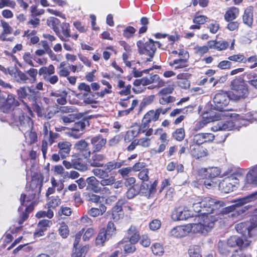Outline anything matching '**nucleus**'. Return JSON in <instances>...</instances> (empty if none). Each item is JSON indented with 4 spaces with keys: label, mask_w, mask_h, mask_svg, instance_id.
<instances>
[{
    "label": "nucleus",
    "mask_w": 257,
    "mask_h": 257,
    "mask_svg": "<svg viewBox=\"0 0 257 257\" xmlns=\"http://www.w3.org/2000/svg\"><path fill=\"white\" fill-rule=\"evenodd\" d=\"M47 24L53 30L56 34L62 41H68V40L64 38L61 34L60 26L61 24L58 19L51 17L47 20Z\"/></svg>",
    "instance_id": "6ab92c4d"
},
{
    "label": "nucleus",
    "mask_w": 257,
    "mask_h": 257,
    "mask_svg": "<svg viewBox=\"0 0 257 257\" xmlns=\"http://www.w3.org/2000/svg\"><path fill=\"white\" fill-rule=\"evenodd\" d=\"M1 26L3 28L4 33L11 34L13 33V29L10 25L4 20H1Z\"/></svg>",
    "instance_id": "680f3d73"
},
{
    "label": "nucleus",
    "mask_w": 257,
    "mask_h": 257,
    "mask_svg": "<svg viewBox=\"0 0 257 257\" xmlns=\"http://www.w3.org/2000/svg\"><path fill=\"white\" fill-rule=\"evenodd\" d=\"M123 164V161H116L113 160L104 163V169L95 168L92 170V172L94 175L101 179L100 184L101 186H111L115 182V178L113 176H110L109 173L119 169Z\"/></svg>",
    "instance_id": "f03ea898"
},
{
    "label": "nucleus",
    "mask_w": 257,
    "mask_h": 257,
    "mask_svg": "<svg viewBox=\"0 0 257 257\" xmlns=\"http://www.w3.org/2000/svg\"><path fill=\"white\" fill-rule=\"evenodd\" d=\"M250 242V241L246 239L243 241L242 238L235 235L230 237L227 241V245L230 247H246L249 245Z\"/></svg>",
    "instance_id": "aec40b11"
},
{
    "label": "nucleus",
    "mask_w": 257,
    "mask_h": 257,
    "mask_svg": "<svg viewBox=\"0 0 257 257\" xmlns=\"http://www.w3.org/2000/svg\"><path fill=\"white\" fill-rule=\"evenodd\" d=\"M235 228L237 232L244 237H252L257 235V223L253 222V219L239 223L236 224Z\"/></svg>",
    "instance_id": "6e6552de"
},
{
    "label": "nucleus",
    "mask_w": 257,
    "mask_h": 257,
    "mask_svg": "<svg viewBox=\"0 0 257 257\" xmlns=\"http://www.w3.org/2000/svg\"><path fill=\"white\" fill-rule=\"evenodd\" d=\"M88 146V144L84 140H81L77 141L74 145V148L80 151H84L86 150Z\"/></svg>",
    "instance_id": "09e8293b"
},
{
    "label": "nucleus",
    "mask_w": 257,
    "mask_h": 257,
    "mask_svg": "<svg viewBox=\"0 0 257 257\" xmlns=\"http://www.w3.org/2000/svg\"><path fill=\"white\" fill-rule=\"evenodd\" d=\"M13 77L14 79L18 83L23 84L29 83L30 79L27 74L19 69L16 70Z\"/></svg>",
    "instance_id": "bb28decb"
},
{
    "label": "nucleus",
    "mask_w": 257,
    "mask_h": 257,
    "mask_svg": "<svg viewBox=\"0 0 257 257\" xmlns=\"http://www.w3.org/2000/svg\"><path fill=\"white\" fill-rule=\"evenodd\" d=\"M234 123L232 120L219 121L211 127V130L213 132L232 130L234 128Z\"/></svg>",
    "instance_id": "4be33fe9"
},
{
    "label": "nucleus",
    "mask_w": 257,
    "mask_h": 257,
    "mask_svg": "<svg viewBox=\"0 0 257 257\" xmlns=\"http://www.w3.org/2000/svg\"><path fill=\"white\" fill-rule=\"evenodd\" d=\"M236 114L231 113L228 109H225V108L223 109V110L219 111V112H216L214 115H213V113L210 112L209 113V116H206L207 117H209V119L206 122H201L200 123V126L197 127V129H199L201 127H202L204 126L205 124L207 122H209L210 121H214L218 120H220L221 119L222 117H234L236 116Z\"/></svg>",
    "instance_id": "ddd939ff"
},
{
    "label": "nucleus",
    "mask_w": 257,
    "mask_h": 257,
    "mask_svg": "<svg viewBox=\"0 0 257 257\" xmlns=\"http://www.w3.org/2000/svg\"><path fill=\"white\" fill-rule=\"evenodd\" d=\"M229 46V42L225 41H216V50L222 51L226 50Z\"/></svg>",
    "instance_id": "6e6d98bb"
},
{
    "label": "nucleus",
    "mask_w": 257,
    "mask_h": 257,
    "mask_svg": "<svg viewBox=\"0 0 257 257\" xmlns=\"http://www.w3.org/2000/svg\"><path fill=\"white\" fill-rule=\"evenodd\" d=\"M152 250L153 253L156 255H160L164 252L163 247L158 243H155L152 245Z\"/></svg>",
    "instance_id": "5fc2aeb1"
},
{
    "label": "nucleus",
    "mask_w": 257,
    "mask_h": 257,
    "mask_svg": "<svg viewBox=\"0 0 257 257\" xmlns=\"http://www.w3.org/2000/svg\"><path fill=\"white\" fill-rule=\"evenodd\" d=\"M228 59L230 61H232L240 63L244 62L245 60V58L242 54H236L229 56Z\"/></svg>",
    "instance_id": "0e129e2a"
},
{
    "label": "nucleus",
    "mask_w": 257,
    "mask_h": 257,
    "mask_svg": "<svg viewBox=\"0 0 257 257\" xmlns=\"http://www.w3.org/2000/svg\"><path fill=\"white\" fill-rule=\"evenodd\" d=\"M106 211V207L103 204H101L99 208H91L88 211V214L93 217L102 215Z\"/></svg>",
    "instance_id": "72a5a7b5"
},
{
    "label": "nucleus",
    "mask_w": 257,
    "mask_h": 257,
    "mask_svg": "<svg viewBox=\"0 0 257 257\" xmlns=\"http://www.w3.org/2000/svg\"><path fill=\"white\" fill-rule=\"evenodd\" d=\"M100 181H99L95 177L91 176L86 179V190H90L95 193L100 191L101 188L99 187Z\"/></svg>",
    "instance_id": "393cba45"
},
{
    "label": "nucleus",
    "mask_w": 257,
    "mask_h": 257,
    "mask_svg": "<svg viewBox=\"0 0 257 257\" xmlns=\"http://www.w3.org/2000/svg\"><path fill=\"white\" fill-rule=\"evenodd\" d=\"M119 244H124L123 246L124 251L125 253H133L136 250L135 243H133L128 240V238H124L119 242Z\"/></svg>",
    "instance_id": "c756f323"
},
{
    "label": "nucleus",
    "mask_w": 257,
    "mask_h": 257,
    "mask_svg": "<svg viewBox=\"0 0 257 257\" xmlns=\"http://www.w3.org/2000/svg\"><path fill=\"white\" fill-rule=\"evenodd\" d=\"M194 143H195L198 145L197 146L205 143L204 134H198L194 135Z\"/></svg>",
    "instance_id": "69168bd1"
},
{
    "label": "nucleus",
    "mask_w": 257,
    "mask_h": 257,
    "mask_svg": "<svg viewBox=\"0 0 257 257\" xmlns=\"http://www.w3.org/2000/svg\"><path fill=\"white\" fill-rule=\"evenodd\" d=\"M245 182L252 186H257V164L250 169L246 174Z\"/></svg>",
    "instance_id": "b1692460"
},
{
    "label": "nucleus",
    "mask_w": 257,
    "mask_h": 257,
    "mask_svg": "<svg viewBox=\"0 0 257 257\" xmlns=\"http://www.w3.org/2000/svg\"><path fill=\"white\" fill-rule=\"evenodd\" d=\"M37 33L36 30H28L24 31L23 37H26L27 39L30 40L31 44L35 45L40 41L39 38L36 35Z\"/></svg>",
    "instance_id": "2f4dec72"
},
{
    "label": "nucleus",
    "mask_w": 257,
    "mask_h": 257,
    "mask_svg": "<svg viewBox=\"0 0 257 257\" xmlns=\"http://www.w3.org/2000/svg\"><path fill=\"white\" fill-rule=\"evenodd\" d=\"M42 184H39L38 180H33L30 183V188L33 191H35V193H32L31 196L27 197L26 194H22L20 199L21 206L18 208V211L20 213V220L19 224H22L29 217V213L32 211L33 208L31 206H28L26 202H30L35 197L36 193L40 191Z\"/></svg>",
    "instance_id": "7ed1b4c3"
},
{
    "label": "nucleus",
    "mask_w": 257,
    "mask_h": 257,
    "mask_svg": "<svg viewBox=\"0 0 257 257\" xmlns=\"http://www.w3.org/2000/svg\"><path fill=\"white\" fill-rule=\"evenodd\" d=\"M238 183L239 180L236 177V175L232 174L226 178L221 184L222 186H224V185L227 186L228 185H230L231 186L232 183L236 185V184H238Z\"/></svg>",
    "instance_id": "37998d69"
},
{
    "label": "nucleus",
    "mask_w": 257,
    "mask_h": 257,
    "mask_svg": "<svg viewBox=\"0 0 257 257\" xmlns=\"http://www.w3.org/2000/svg\"><path fill=\"white\" fill-rule=\"evenodd\" d=\"M20 105L12 94L0 91V109L3 112H9Z\"/></svg>",
    "instance_id": "0eeeda50"
},
{
    "label": "nucleus",
    "mask_w": 257,
    "mask_h": 257,
    "mask_svg": "<svg viewBox=\"0 0 257 257\" xmlns=\"http://www.w3.org/2000/svg\"><path fill=\"white\" fill-rule=\"evenodd\" d=\"M72 144L68 141H60L57 144L58 151L61 155L62 159H64L70 156Z\"/></svg>",
    "instance_id": "412c9836"
},
{
    "label": "nucleus",
    "mask_w": 257,
    "mask_h": 257,
    "mask_svg": "<svg viewBox=\"0 0 257 257\" xmlns=\"http://www.w3.org/2000/svg\"><path fill=\"white\" fill-rule=\"evenodd\" d=\"M86 124H89V122L86 119L78 120L75 122L70 130L76 131V132L83 131L85 129Z\"/></svg>",
    "instance_id": "e433bc0d"
},
{
    "label": "nucleus",
    "mask_w": 257,
    "mask_h": 257,
    "mask_svg": "<svg viewBox=\"0 0 257 257\" xmlns=\"http://www.w3.org/2000/svg\"><path fill=\"white\" fill-rule=\"evenodd\" d=\"M136 31V29L133 27L128 26L123 30V36L126 38H130L133 37Z\"/></svg>",
    "instance_id": "e2e57ef3"
},
{
    "label": "nucleus",
    "mask_w": 257,
    "mask_h": 257,
    "mask_svg": "<svg viewBox=\"0 0 257 257\" xmlns=\"http://www.w3.org/2000/svg\"><path fill=\"white\" fill-rule=\"evenodd\" d=\"M54 216L53 211L52 209H48L47 211H40L38 212L36 215L37 218H41L47 217L49 219L52 218Z\"/></svg>",
    "instance_id": "8fccbe9b"
},
{
    "label": "nucleus",
    "mask_w": 257,
    "mask_h": 257,
    "mask_svg": "<svg viewBox=\"0 0 257 257\" xmlns=\"http://www.w3.org/2000/svg\"><path fill=\"white\" fill-rule=\"evenodd\" d=\"M230 94L226 93H218L214 96L213 100L212 108L218 111L223 110L227 106L230 101Z\"/></svg>",
    "instance_id": "9d476101"
},
{
    "label": "nucleus",
    "mask_w": 257,
    "mask_h": 257,
    "mask_svg": "<svg viewBox=\"0 0 257 257\" xmlns=\"http://www.w3.org/2000/svg\"><path fill=\"white\" fill-rule=\"evenodd\" d=\"M222 205V202L210 197L195 196L194 211L200 214L194 216V233H206L209 231L213 227L215 220L208 214Z\"/></svg>",
    "instance_id": "f257e3e1"
},
{
    "label": "nucleus",
    "mask_w": 257,
    "mask_h": 257,
    "mask_svg": "<svg viewBox=\"0 0 257 257\" xmlns=\"http://www.w3.org/2000/svg\"><path fill=\"white\" fill-rule=\"evenodd\" d=\"M127 233L131 235L128 240L133 243H136L141 239L139 231L135 226H131L127 230Z\"/></svg>",
    "instance_id": "c85d7f7f"
},
{
    "label": "nucleus",
    "mask_w": 257,
    "mask_h": 257,
    "mask_svg": "<svg viewBox=\"0 0 257 257\" xmlns=\"http://www.w3.org/2000/svg\"><path fill=\"white\" fill-rule=\"evenodd\" d=\"M139 53L140 54H144L149 56L147 58V61H151L156 51L155 41L149 39V41L144 43L143 40H140L137 43Z\"/></svg>",
    "instance_id": "1a4fd4ad"
},
{
    "label": "nucleus",
    "mask_w": 257,
    "mask_h": 257,
    "mask_svg": "<svg viewBox=\"0 0 257 257\" xmlns=\"http://www.w3.org/2000/svg\"><path fill=\"white\" fill-rule=\"evenodd\" d=\"M220 171L217 167H212L208 169V178H213L220 175Z\"/></svg>",
    "instance_id": "4d7b16f0"
},
{
    "label": "nucleus",
    "mask_w": 257,
    "mask_h": 257,
    "mask_svg": "<svg viewBox=\"0 0 257 257\" xmlns=\"http://www.w3.org/2000/svg\"><path fill=\"white\" fill-rule=\"evenodd\" d=\"M106 142V138H104L100 134L92 137L90 139V143L92 146V152H100L105 148Z\"/></svg>",
    "instance_id": "dca6fc26"
},
{
    "label": "nucleus",
    "mask_w": 257,
    "mask_h": 257,
    "mask_svg": "<svg viewBox=\"0 0 257 257\" xmlns=\"http://www.w3.org/2000/svg\"><path fill=\"white\" fill-rule=\"evenodd\" d=\"M140 193L138 187L137 186L134 185L131 187L126 192V197L130 199L134 198L136 196Z\"/></svg>",
    "instance_id": "a18cd8bd"
},
{
    "label": "nucleus",
    "mask_w": 257,
    "mask_h": 257,
    "mask_svg": "<svg viewBox=\"0 0 257 257\" xmlns=\"http://www.w3.org/2000/svg\"><path fill=\"white\" fill-rule=\"evenodd\" d=\"M59 137V134L56 133H54L51 131H49V134L45 137L46 140L48 142L50 145H52L55 142V140Z\"/></svg>",
    "instance_id": "052dcab7"
},
{
    "label": "nucleus",
    "mask_w": 257,
    "mask_h": 257,
    "mask_svg": "<svg viewBox=\"0 0 257 257\" xmlns=\"http://www.w3.org/2000/svg\"><path fill=\"white\" fill-rule=\"evenodd\" d=\"M126 202V200L125 198H120L118 199L116 205L112 208L110 211L111 218L114 221H118L123 218L124 212L122 205L124 204Z\"/></svg>",
    "instance_id": "2eb2a0df"
},
{
    "label": "nucleus",
    "mask_w": 257,
    "mask_h": 257,
    "mask_svg": "<svg viewBox=\"0 0 257 257\" xmlns=\"http://www.w3.org/2000/svg\"><path fill=\"white\" fill-rule=\"evenodd\" d=\"M16 107L8 113L9 114L12 111H15L14 114H11V116L12 117V121L22 130L28 129V131L31 130L33 124L32 118L27 115L21 113V111L19 109H15ZM5 113H7V112Z\"/></svg>",
    "instance_id": "423d86ee"
},
{
    "label": "nucleus",
    "mask_w": 257,
    "mask_h": 257,
    "mask_svg": "<svg viewBox=\"0 0 257 257\" xmlns=\"http://www.w3.org/2000/svg\"><path fill=\"white\" fill-rule=\"evenodd\" d=\"M218 249L220 253L224 255L227 254L229 252V246L227 243L219 241L218 243Z\"/></svg>",
    "instance_id": "603ef678"
},
{
    "label": "nucleus",
    "mask_w": 257,
    "mask_h": 257,
    "mask_svg": "<svg viewBox=\"0 0 257 257\" xmlns=\"http://www.w3.org/2000/svg\"><path fill=\"white\" fill-rule=\"evenodd\" d=\"M162 112V108H158L155 110H151L149 111L144 116L143 118L150 123L152 121L157 120Z\"/></svg>",
    "instance_id": "a878e982"
},
{
    "label": "nucleus",
    "mask_w": 257,
    "mask_h": 257,
    "mask_svg": "<svg viewBox=\"0 0 257 257\" xmlns=\"http://www.w3.org/2000/svg\"><path fill=\"white\" fill-rule=\"evenodd\" d=\"M110 238L106 233L105 229L102 228L100 230L95 240L97 245L103 246L104 242Z\"/></svg>",
    "instance_id": "473e14b6"
},
{
    "label": "nucleus",
    "mask_w": 257,
    "mask_h": 257,
    "mask_svg": "<svg viewBox=\"0 0 257 257\" xmlns=\"http://www.w3.org/2000/svg\"><path fill=\"white\" fill-rule=\"evenodd\" d=\"M242 19L244 24L249 27L251 26L253 22V13L251 7L247 8L245 10Z\"/></svg>",
    "instance_id": "7c9ffc66"
},
{
    "label": "nucleus",
    "mask_w": 257,
    "mask_h": 257,
    "mask_svg": "<svg viewBox=\"0 0 257 257\" xmlns=\"http://www.w3.org/2000/svg\"><path fill=\"white\" fill-rule=\"evenodd\" d=\"M138 177L143 182L148 181L149 179L148 169H144L141 171L138 174Z\"/></svg>",
    "instance_id": "774afa93"
},
{
    "label": "nucleus",
    "mask_w": 257,
    "mask_h": 257,
    "mask_svg": "<svg viewBox=\"0 0 257 257\" xmlns=\"http://www.w3.org/2000/svg\"><path fill=\"white\" fill-rule=\"evenodd\" d=\"M157 183L156 180L150 185L146 183H142L140 187V193L148 198L152 197L156 192Z\"/></svg>",
    "instance_id": "a211bd4d"
},
{
    "label": "nucleus",
    "mask_w": 257,
    "mask_h": 257,
    "mask_svg": "<svg viewBox=\"0 0 257 257\" xmlns=\"http://www.w3.org/2000/svg\"><path fill=\"white\" fill-rule=\"evenodd\" d=\"M143 85L146 86L152 83H157L155 87H162L164 85V82L160 79L157 74L151 75L149 77H144L142 78Z\"/></svg>",
    "instance_id": "5701e85b"
},
{
    "label": "nucleus",
    "mask_w": 257,
    "mask_h": 257,
    "mask_svg": "<svg viewBox=\"0 0 257 257\" xmlns=\"http://www.w3.org/2000/svg\"><path fill=\"white\" fill-rule=\"evenodd\" d=\"M61 199L58 196H53L46 204L48 209H55L61 203Z\"/></svg>",
    "instance_id": "58836bf2"
},
{
    "label": "nucleus",
    "mask_w": 257,
    "mask_h": 257,
    "mask_svg": "<svg viewBox=\"0 0 257 257\" xmlns=\"http://www.w3.org/2000/svg\"><path fill=\"white\" fill-rule=\"evenodd\" d=\"M78 89L80 91L84 92L83 95L85 97L87 96L88 94L91 93L90 86L84 82L80 83L78 86Z\"/></svg>",
    "instance_id": "49530a36"
},
{
    "label": "nucleus",
    "mask_w": 257,
    "mask_h": 257,
    "mask_svg": "<svg viewBox=\"0 0 257 257\" xmlns=\"http://www.w3.org/2000/svg\"><path fill=\"white\" fill-rule=\"evenodd\" d=\"M61 34L62 36L69 40L68 38L71 37L70 25L67 23H63L60 26Z\"/></svg>",
    "instance_id": "ea45409f"
},
{
    "label": "nucleus",
    "mask_w": 257,
    "mask_h": 257,
    "mask_svg": "<svg viewBox=\"0 0 257 257\" xmlns=\"http://www.w3.org/2000/svg\"><path fill=\"white\" fill-rule=\"evenodd\" d=\"M169 64L171 66H174L175 69L185 68L188 65V59L180 58L170 62Z\"/></svg>",
    "instance_id": "c9c22d12"
},
{
    "label": "nucleus",
    "mask_w": 257,
    "mask_h": 257,
    "mask_svg": "<svg viewBox=\"0 0 257 257\" xmlns=\"http://www.w3.org/2000/svg\"><path fill=\"white\" fill-rule=\"evenodd\" d=\"M256 199H257V191L243 197L233 200L231 202L234 203V204L226 207L225 210L226 212H232L230 215L232 216L235 215L236 214L239 215L244 212L249 208V206L242 207L243 205Z\"/></svg>",
    "instance_id": "20e7f679"
},
{
    "label": "nucleus",
    "mask_w": 257,
    "mask_h": 257,
    "mask_svg": "<svg viewBox=\"0 0 257 257\" xmlns=\"http://www.w3.org/2000/svg\"><path fill=\"white\" fill-rule=\"evenodd\" d=\"M59 232L60 235L63 238H66L69 233V230L68 226L65 223H62L60 225V227L59 229Z\"/></svg>",
    "instance_id": "864d4df0"
},
{
    "label": "nucleus",
    "mask_w": 257,
    "mask_h": 257,
    "mask_svg": "<svg viewBox=\"0 0 257 257\" xmlns=\"http://www.w3.org/2000/svg\"><path fill=\"white\" fill-rule=\"evenodd\" d=\"M173 136L175 139L178 141L183 140L185 137L184 129L182 128L177 129L173 134Z\"/></svg>",
    "instance_id": "bf43d9fd"
},
{
    "label": "nucleus",
    "mask_w": 257,
    "mask_h": 257,
    "mask_svg": "<svg viewBox=\"0 0 257 257\" xmlns=\"http://www.w3.org/2000/svg\"><path fill=\"white\" fill-rule=\"evenodd\" d=\"M105 231L108 236L110 238L113 235L115 234L116 228L113 222L111 221L108 222Z\"/></svg>",
    "instance_id": "3c124183"
},
{
    "label": "nucleus",
    "mask_w": 257,
    "mask_h": 257,
    "mask_svg": "<svg viewBox=\"0 0 257 257\" xmlns=\"http://www.w3.org/2000/svg\"><path fill=\"white\" fill-rule=\"evenodd\" d=\"M231 92L230 99L239 100L247 96L248 90L247 85L241 77H236L232 80L230 84Z\"/></svg>",
    "instance_id": "39448f33"
},
{
    "label": "nucleus",
    "mask_w": 257,
    "mask_h": 257,
    "mask_svg": "<svg viewBox=\"0 0 257 257\" xmlns=\"http://www.w3.org/2000/svg\"><path fill=\"white\" fill-rule=\"evenodd\" d=\"M195 151V155L194 157L197 160H203L208 155L207 151L202 147L197 146V148H194Z\"/></svg>",
    "instance_id": "4c0bfd02"
},
{
    "label": "nucleus",
    "mask_w": 257,
    "mask_h": 257,
    "mask_svg": "<svg viewBox=\"0 0 257 257\" xmlns=\"http://www.w3.org/2000/svg\"><path fill=\"white\" fill-rule=\"evenodd\" d=\"M55 73V67L52 64L49 65L48 67L44 66L39 70V74L42 76L44 80Z\"/></svg>",
    "instance_id": "cd10ccee"
},
{
    "label": "nucleus",
    "mask_w": 257,
    "mask_h": 257,
    "mask_svg": "<svg viewBox=\"0 0 257 257\" xmlns=\"http://www.w3.org/2000/svg\"><path fill=\"white\" fill-rule=\"evenodd\" d=\"M106 159L105 154L92 152L91 158L89 160L90 165L95 168L103 167Z\"/></svg>",
    "instance_id": "f3484780"
},
{
    "label": "nucleus",
    "mask_w": 257,
    "mask_h": 257,
    "mask_svg": "<svg viewBox=\"0 0 257 257\" xmlns=\"http://www.w3.org/2000/svg\"><path fill=\"white\" fill-rule=\"evenodd\" d=\"M159 96V102L161 105H166L175 101V97L170 95H158Z\"/></svg>",
    "instance_id": "79ce46f5"
},
{
    "label": "nucleus",
    "mask_w": 257,
    "mask_h": 257,
    "mask_svg": "<svg viewBox=\"0 0 257 257\" xmlns=\"http://www.w3.org/2000/svg\"><path fill=\"white\" fill-rule=\"evenodd\" d=\"M18 97L21 99L27 98L34 102L37 98L38 91L29 86L20 87L17 91Z\"/></svg>",
    "instance_id": "f8f14e48"
},
{
    "label": "nucleus",
    "mask_w": 257,
    "mask_h": 257,
    "mask_svg": "<svg viewBox=\"0 0 257 257\" xmlns=\"http://www.w3.org/2000/svg\"><path fill=\"white\" fill-rule=\"evenodd\" d=\"M161 226V221L158 219H155L152 220L149 223V228L152 231L158 230Z\"/></svg>",
    "instance_id": "13d9d810"
},
{
    "label": "nucleus",
    "mask_w": 257,
    "mask_h": 257,
    "mask_svg": "<svg viewBox=\"0 0 257 257\" xmlns=\"http://www.w3.org/2000/svg\"><path fill=\"white\" fill-rule=\"evenodd\" d=\"M76 118V115L75 114H69L67 115H63L61 117V119L65 123L74 122Z\"/></svg>",
    "instance_id": "338daca9"
},
{
    "label": "nucleus",
    "mask_w": 257,
    "mask_h": 257,
    "mask_svg": "<svg viewBox=\"0 0 257 257\" xmlns=\"http://www.w3.org/2000/svg\"><path fill=\"white\" fill-rule=\"evenodd\" d=\"M238 14V10L236 8H233L227 11L224 16L225 19L228 21H231L236 18Z\"/></svg>",
    "instance_id": "c03bdc74"
},
{
    "label": "nucleus",
    "mask_w": 257,
    "mask_h": 257,
    "mask_svg": "<svg viewBox=\"0 0 257 257\" xmlns=\"http://www.w3.org/2000/svg\"><path fill=\"white\" fill-rule=\"evenodd\" d=\"M34 110L37 113V115L40 117H43L46 109L43 107L42 103H38L35 100L33 102Z\"/></svg>",
    "instance_id": "a19ab883"
},
{
    "label": "nucleus",
    "mask_w": 257,
    "mask_h": 257,
    "mask_svg": "<svg viewBox=\"0 0 257 257\" xmlns=\"http://www.w3.org/2000/svg\"><path fill=\"white\" fill-rule=\"evenodd\" d=\"M208 20V18L206 16L197 13L194 17V29H199L200 25L204 24Z\"/></svg>",
    "instance_id": "f704fd0d"
},
{
    "label": "nucleus",
    "mask_w": 257,
    "mask_h": 257,
    "mask_svg": "<svg viewBox=\"0 0 257 257\" xmlns=\"http://www.w3.org/2000/svg\"><path fill=\"white\" fill-rule=\"evenodd\" d=\"M192 216L191 211L187 207L175 208L171 214V218L175 221L186 220Z\"/></svg>",
    "instance_id": "4468645a"
},
{
    "label": "nucleus",
    "mask_w": 257,
    "mask_h": 257,
    "mask_svg": "<svg viewBox=\"0 0 257 257\" xmlns=\"http://www.w3.org/2000/svg\"><path fill=\"white\" fill-rule=\"evenodd\" d=\"M193 229V224L189 223L184 225H178L173 227L170 231V235L179 238L188 235Z\"/></svg>",
    "instance_id": "9b49d317"
},
{
    "label": "nucleus",
    "mask_w": 257,
    "mask_h": 257,
    "mask_svg": "<svg viewBox=\"0 0 257 257\" xmlns=\"http://www.w3.org/2000/svg\"><path fill=\"white\" fill-rule=\"evenodd\" d=\"M38 73H39V72H38L37 69L33 68H30L26 72L27 75L28 74L29 76V83H33L36 81Z\"/></svg>",
    "instance_id": "de8ad7c7"
}]
</instances>
